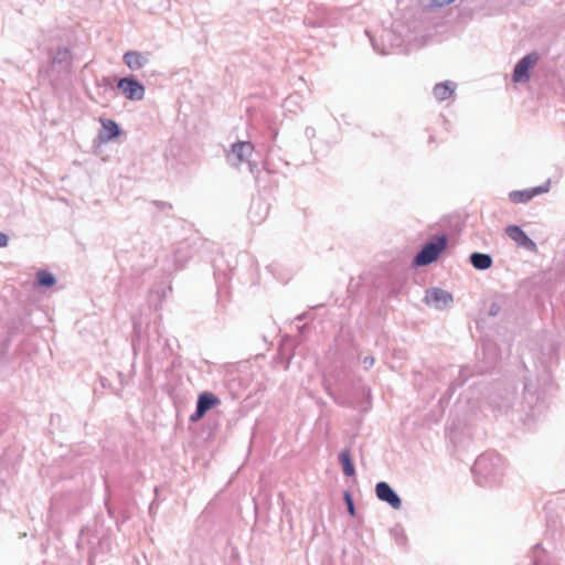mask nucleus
Instances as JSON below:
<instances>
[{
	"instance_id": "nucleus-5",
	"label": "nucleus",
	"mask_w": 565,
	"mask_h": 565,
	"mask_svg": "<svg viewBox=\"0 0 565 565\" xmlns=\"http://www.w3.org/2000/svg\"><path fill=\"white\" fill-rule=\"evenodd\" d=\"M217 404H220V399L214 394L207 392L200 394L196 411L191 415V420L196 422L201 419L209 409Z\"/></svg>"
},
{
	"instance_id": "nucleus-12",
	"label": "nucleus",
	"mask_w": 565,
	"mask_h": 565,
	"mask_svg": "<svg viewBox=\"0 0 565 565\" xmlns=\"http://www.w3.org/2000/svg\"><path fill=\"white\" fill-rule=\"evenodd\" d=\"M433 94L439 102L450 98L454 94V87L450 82L439 83L434 87Z\"/></svg>"
},
{
	"instance_id": "nucleus-16",
	"label": "nucleus",
	"mask_w": 565,
	"mask_h": 565,
	"mask_svg": "<svg viewBox=\"0 0 565 565\" xmlns=\"http://www.w3.org/2000/svg\"><path fill=\"white\" fill-rule=\"evenodd\" d=\"M454 1L455 0H427V3L429 7L439 8V7L447 6Z\"/></svg>"
},
{
	"instance_id": "nucleus-2",
	"label": "nucleus",
	"mask_w": 565,
	"mask_h": 565,
	"mask_svg": "<svg viewBox=\"0 0 565 565\" xmlns=\"http://www.w3.org/2000/svg\"><path fill=\"white\" fill-rule=\"evenodd\" d=\"M539 54L533 52L525 55L514 67L512 79L514 83L527 82L530 72L539 62Z\"/></svg>"
},
{
	"instance_id": "nucleus-8",
	"label": "nucleus",
	"mask_w": 565,
	"mask_h": 565,
	"mask_svg": "<svg viewBox=\"0 0 565 565\" xmlns=\"http://www.w3.org/2000/svg\"><path fill=\"white\" fill-rule=\"evenodd\" d=\"M507 235L519 246L530 250L536 249V244L516 225H510L505 228Z\"/></svg>"
},
{
	"instance_id": "nucleus-15",
	"label": "nucleus",
	"mask_w": 565,
	"mask_h": 565,
	"mask_svg": "<svg viewBox=\"0 0 565 565\" xmlns=\"http://www.w3.org/2000/svg\"><path fill=\"white\" fill-rule=\"evenodd\" d=\"M36 280L40 286L44 287H52L55 284V277L46 270H40L36 274Z\"/></svg>"
},
{
	"instance_id": "nucleus-13",
	"label": "nucleus",
	"mask_w": 565,
	"mask_h": 565,
	"mask_svg": "<svg viewBox=\"0 0 565 565\" xmlns=\"http://www.w3.org/2000/svg\"><path fill=\"white\" fill-rule=\"evenodd\" d=\"M470 262L475 268L481 270L488 269L492 265V258L489 255L481 253H473L470 256Z\"/></svg>"
},
{
	"instance_id": "nucleus-7",
	"label": "nucleus",
	"mask_w": 565,
	"mask_h": 565,
	"mask_svg": "<svg viewBox=\"0 0 565 565\" xmlns=\"http://www.w3.org/2000/svg\"><path fill=\"white\" fill-rule=\"evenodd\" d=\"M425 300L428 305H433L436 308L441 309L452 302V296L446 290L433 288L426 291Z\"/></svg>"
},
{
	"instance_id": "nucleus-19",
	"label": "nucleus",
	"mask_w": 565,
	"mask_h": 565,
	"mask_svg": "<svg viewBox=\"0 0 565 565\" xmlns=\"http://www.w3.org/2000/svg\"><path fill=\"white\" fill-rule=\"evenodd\" d=\"M365 363H369L370 365H373L374 359L373 358L365 359Z\"/></svg>"
},
{
	"instance_id": "nucleus-4",
	"label": "nucleus",
	"mask_w": 565,
	"mask_h": 565,
	"mask_svg": "<svg viewBox=\"0 0 565 565\" xmlns=\"http://www.w3.org/2000/svg\"><path fill=\"white\" fill-rule=\"evenodd\" d=\"M118 88L122 94L131 100H140L143 98L145 88L137 81L131 78H122L118 82Z\"/></svg>"
},
{
	"instance_id": "nucleus-6",
	"label": "nucleus",
	"mask_w": 565,
	"mask_h": 565,
	"mask_svg": "<svg viewBox=\"0 0 565 565\" xmlns=\"http://www.w3.org/2000/svg\"><path fill=\"white\" fill-rule=\"evenodd\" d=\"M375 492L381 501L387 502L395 510L401 509L402 501L388 483L384 481L379 482Z\"/></svg>"
},
{
	"instance_id": "nucleus-9",
	"label": "nucleus",
	"mask_w": 565,
	"mask_h": 565,
	"mask_svg": "<svg viewBox=\"0 0 565 565\" xmlns=\"http://www.w3.org/2000/svg\"><path fill=\"white\" fill-rule=\"evenodd\" d=\"M548 191V185L536 186L532 189L521 190V191H512L509 194V199L511 202L515 204L526 203L532 200L534 196L545 193Z\"/></svg>"
},
{
	"instance_id": "nucleus-1",
	"label": "nucleus",
	"mask_w": 565,
	"mask_h": 565,
	"mask_svg": "<svg viewBox=\"0 0 565 565\" xmlns=\"http://www.w3.org/2000/svg\"><path fill=\"white\" fill-rule=\"evenodd\" d=\"M447 244L446 237H439L437 241L428 243L417 254L415 264L417 266H425L437 259L439 254L445 249Z\"/></svg>"
},
{
	"instance_id": "nucleus-17",
	"label": "nucleus",
	"mask_w": 565,
	"mask_h": 565,
	"mask_svg": "<svg viewBox=\"0 0 565 565\" xmlns=\"http://www.w3.org/2000/svg\"><path fill=\"white\" fill-rule=\"evenodd\" d=\"M345 501L348 503V510H349L350 514L354 515L355 510H354L353 501L349 493L345 494Z\"/></svg>"
},
{
	"instance_id": "nucleus-10",
	"label": "nucleus",
	"mask_w": 565,
	"mask_h": 565,
	"mask_svg": "<svg viewBox=\"0 0 565 565\" xmlns=\"http://www.w3.org/2000/svg\"><path fill=\"white\" fill-rule=\"evenodd\" d=\"M124 62L130 70H139L146 65L147 58L137 51H129L124 55Z\"/></svg>"
},
{
	"instance_id": "nucleus-18",
	"label": "nucleus",
	"mask_w": 565,
	"mask_h": 565,
	"mask_svg": "<svg viewBox=\"0 0 565 565\" xmlns=\"http://www.w3.org/2000/svg\"><path fill=\"white\" fill-rule=\"evenodd\" d=\"M9 243V237L0 232V247H6Z\"/></svg>"
},
{
	"instance_id": "nucleus-11",
	"label": "nucleus",
	"mask_w": 565,
	"mask_h": 565,
	"mask_svg": "<svg viewBox=\"0 0 565 565\" xmlns=\"http://www.w3.org/2000/svg\"><path fill=\"white\" fill-rule=\"evenodd\" d=\"M100 122L103 126V131L100 132V138L108 141V140H111V139L116 138L117 136H119V134H120L119 127L114 120L102 119Z\"/></svg>"
},
{
	"instance_id": "nucleus-14",
	"label": "nucleus",
	"mask_w": 565,
	"mask_h": 565,
	"mask_svg": "<svg viewBox=\"0 0 565 565\" xmlns=\"http://www.w3.org/2000/svg\"><path fill=\"white\" fill-rule=\"evenodd\" d=\"M340 461L342 463L344 475L349 477L354 476V466L352 463L351 456L348 450H344L340 454Z\"/></svg>"
},
{
	"instance_id": "nucleus-3",
	"label": "nucleus",
	"mask_w": 565,
	"mask_h": 565,
	"mask_svg": "<svg viewBox=\"0 0 565 565\" xmlns=\"http://www.w3.org/2000/svg\"><path fill=\"white\" fill-rule=\"evenodd\" d=\"M254 151V147L250 142L241 141L232 146L231 152L227 154V160L233 166H238L242 162L247 161Z\"/></svg>"
}]
</instances>
